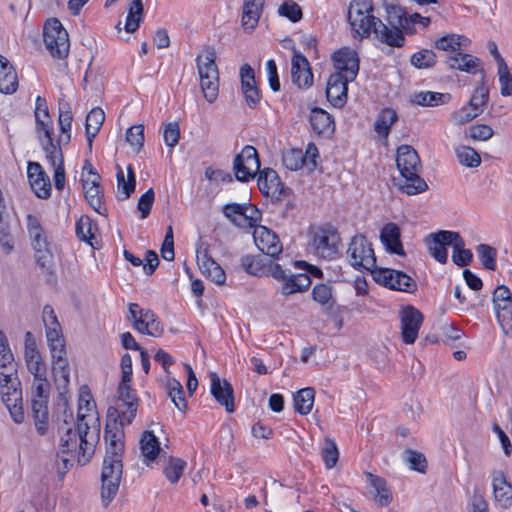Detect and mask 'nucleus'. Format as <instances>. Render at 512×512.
Returning <instances> with one entry per match:
<instances>
[{"label": "nucleus", "instance_id": "23", "mask_svg": "<svg viewBox=\"0 0 512 512\" xmlns=\"http://www.w3.org/2000/svg\"><path fill=\"white\" fill-rule=\"evenodd\" d=\"M241 267L250 275L272 277V268L278 265L271 258L263 255H245L241 258Z\"/></svg>", "mask_w": 512, "mask_h": 512}, {"label": "nucleus", "instance_id": "40", "mask_svg": "<svg viewBox=\"0 0 512 512\" xmlns=\"http://www.w3.org/2000/svg\"><path fill=\"white\" fill-rule=\"evenodd\" d=\"M398 120L397 112L392 108H384L378 115L375 123V131L382 137L387 138L390 127Z\"/></svg>", "mask_w": 512, "mask_h": 512}, {"label": "nucleus", "instance_id": "36", "mask_svg": "<svg viewBox=\"0 0 512 512\" xmlns=\"http://www.w3.org/2000/svg\"><path fill=\"white\" fill-rule=\"evenodd\" d=\"M54 381L60 396H63L70 384V367L68 359L52 363Z\"/></svg>", "mask_w": 512, "mask_h": 512}, {"label": "nucleus", "instance_id": "5", "mask_svg": "<svg viewBox=\"0 0 512 512\" xmlns=\"http://www.w3.org/2000/svg\"><path fill=\"white\" fill-rule=\"evenodd\" d=\"M387 24L380 19L378 21V30H376V38L390 47H403L405 44V36L403 31L399 29L402 26L403 19L407 16L406 8L400 5L390 4L386 6Z\"/></svg>", "mask_w": 512, "mask_h": 512}, {"label": "nucleus", "instance_id": "22", "mask_svg": "<svg viewBox=\"0 0 512 512\" xmlns=\"http://www.w3.org/2000/svg\"><path fill=\"white\" fill-rule=\"evenodd\" d=\"M211 378V394L215 400L225 407L228 413L235 410L234 390L227 380H221L216 373L210 374Z\"/></svg>", "mask_w": 512, "mask_h": 512}, {"label": "nucleus", "instance_id": "14", "mask_svg": "<svg viewBox=\"0 0 512 512\" xmlns=\"http://www.w3.org/2000/svg\"><path fill=\"white\" fill-rule=\"evenodd\" d=\"M272 269V278L282 283L279 292L284 296L304 292L311 286L312 281L307 273H288L280 264Z\"/></svg>", "mask_w": 512, "mask_h": 512}, {"label": "nucleus", "instance_id": "50", "mask_svg": "<svg viewBox=\"0 0 512 512\" xmlns=\"http://www.w3.org/2000/svg\"><path fill=\"white\" fill-rule=\"evenodd\" d=\"M477 254L479 259L483 265V267L487 270L495 271L496 270V260H497V249L488 244H479L476 247Z\"/></svg>", "mask_w": 512, "mask_h": 512}, {"label": "nucleus", "instance_id": "9", "mask_svg": "<svg viewBox=\"0 0 512 512\" xmlns=\"http://www.w3.org/2000/svg\"><path fill=\"white\" fill-rule=\"evenodd\" d=\"M347 254L350 264L357 270H367L373 274L378 269L372 245L363 234H357L351 239Z\"/></svg>", "mask_w": 512, "mask_h": 512}, {"label": "nucleus", "instance_id": "12", "mask_svg": "<svg viewBox=\"0 0 512 512\" xmlns=\"http://www.w3.org/2000/svg\"><path fill=\"white\" fill-rule=\"evenodd\" d=\"M373 279L390 290L414 293L416 281L405 272L391 268H379L373 272Z\"/></svg>", "mask_w": 512, "mask_h": 512}, {"label": "nucleus", "instance_id": "13", "mask_svg": "<svg viewBox=\"0 0 512 512\" xmlns=\"http://www.w3.org/2000/svg\"><path fill=\"white\" fill-rule=\"evenodd\" d=\"M260 159L257 150L250 145H246L242 151L235 156L233 170L238 181L248 182L254 179L260 172Z\"/></svg>", "mask_w": 512, "mask_h": 512}, {"label": "nucleus", "instance_id": "10", "mask_svg": "<svg viewBox=\"0 0 512 512\" xmlns=\"http://www.w3.org/2000/svg\"><path fill=\"white\" fill-rule=\"evenodd\" d=\"M27 230L35 251V259L41 268H47L52 260V253L44 229L38 217L28 214Z\"/></svg>", "mask_w": 512, "mask_h": 512}, {"label": "nucleus", "instance_id": "47", "mask_svg": "<svg viewBox=\"0 0 512 512\" xmlns=\"http://www.w3.org/2000/svg\"><path fill=\"white\" fill-rule=\"evenodd\" d=\"M462 39H466V37L457 34H447L435 40L434 46L438 50L456 54L461 50Z\"/></svg>", "mask_w": 512, "mask_h": 512}, {"label": "nucleus", "instance_id": "24", "mask_svg": "<svg viewBox=\"0 0 512 512\" xmlns=\"http://www.w3.org/2000/svg\"><path fill=\"white\" fill-rule=\"evenodd\" d=\"M100 175H96L94 180L82 178V187L84 195L89 205L99 214L105 215L107 208L103 201L104 195L100 185Z\"/></svg>", "mask_w": 512, "mask_h": 512}, {"label": "nucleus", "instance_id": "48", "mask_svg": "<svg viewBox=\"0 0 512 512\" xmlns=\"http://www.w3.org/2000/svg\"><path fill=\"white\" fill-rule=\"evenodd\" d=\"M282 163L287 169L297 171L306 164V156L301 149H289L283 153Z\"/></svg>", "mask_w": 512, "mask_h": 512}, {"label": "nucleus", "instance_id": "38", "mask_svg": "<svg viewBox=\"0 0 512 512\" xmlns=\"http://www.w3.org/2000/svg\"><path fill=\"white\" fill-rule=\"evenodd\" d=\"M140 450L145 461H154L161 452L160 442L151 431H145L140 439Z\"/></svg>", "mask_w": 512, "mask_h": 512}, {"label": "nucleus", "instance_id": "16", "mask_svg": "<svg viewBox=\"0 0 512 512\" xmlns=\"http://www.w3.org/2000/svg\"><path fill=\"white\" fill-rule=\"evenodd\" d=\"M458 232L439 230L438 232L427 235L424 239L430 254L441 264L448 261V246H453L457 240Z\"/></svg>", "mask_w": 512, "mask_h": 512}, {"label": "nucleus", "instance_id": "29", "mask_svg": "<svg viewBox=\"0 0 512 512\" xmlns=\"http://www.w3.org/2000/svg\"><path fill=\"white\" fill-rule=\"evenodd\" d=\"M43 137L39 135V140L43 150L46 153V159L51 166H56L58 163H64V156L58 142L53 141V128L41 130Z\"/></svg>", "mask_w": 512, "mask_h": 512}, {"label": "nucleus", "instance_id": "18", "mask_svg": "<svg viewBox=\"0 0 512 512\" xmlns=\"http://www.w3.org/2000/svg\"><path fill=\"white\" fill-rule=\"evenodd\" d=\"M197 264L201 273L212 282L222 284L225 272L222 267L208 254V246L200 242L196 249Z\"/></svg>", "mask_w": 512, "mask_h": 512}, {"label": "nucleus", "instance_id": "46", "mask_svg": "<svg viewBox=\"0 0 512 512\" xmlns=\"http://www.w3.org/2000/svg\"><path fill=\"white\" fill-rule=\"evenodd\" d=\"M437 62L436 53L430 49H421L411 56L410 63L417 69H429Z\"/></svg>", "mask_w": 512, "mask_h": 512}, {"label": "nucleus", "instance_id": "55", "mask_svg": "<svg viewBox=\"0 0 512 512\" xmlns=\"http://www.w3.org/2000/svg\"><path fill=\"white\" fill-rule=\"evenodd\" d=\"M322 458L328 469L333 468L338 459L339 452L336 443L331 439H326L324 447L322 448Z\"/></svg>", "mask_w": 512, "mask_h": 512}, {"label": "nucleus", "instance_id": "34", "mask_svg": "<svg viewBox=\"0 0 512 512\" xmlns=\"http://www.w3.org/2000/svg\"><path fill=\"white\" fill-rule=\"evenodd\" d=\"M446 64L450 69H457L467 73H475L476 69L480 65V60L470 54L463 53L461 50L453 56L446 58Z\"/></svg>", "mask_w": 512, "mask_h": 512}, {"label": "nucleus", "instance_id": "17", "mask_svg": "<svg viewBox=\"0 0 512 512\" xmlns=\"http://www.w3.org/2000/svg\"><path fill=\"white\" fill-rule=\"evenodd\" d=\"M423 314L414 306H404L400 311L401 335L406 344H413L423 323Z\"/></svg>", "mask_w": 512, "mask_h": 512}, {"label": "nucleus", "instance_id": "61", "mask_svg": "<svg viewBox=\"0 0 512 512\" xmlns=\"http://www.w3.org/2000/svg\"><path fill=\"white\" fill-rule=\"evenodd\" d=\"M478 114L470 105H465L459 110L455 111L451 115V120L456 125H464L473 119H475Z\"/></svg>", "mask_w": 512, "mask_h": 512}, {"label": "nucleus", "instance_id": "30", "mask_svg": "<svg viewBox=\"0 0 512 512\" xmlns=\"http://www.w3.org/2000/svg\"><path fill=\"white\" fill-rule=\"evenodd\" d=\"M18 88V78L9 60L0 55V92L12 94Z\"/></svg>", "mask_w": 512, "mask_h": 512}, {"label": "nucleus", "instance_id": "52", "mask_svg": "<svg viewBox=\"0 0 512 512\" xmlns=\"http://www.w3.org/2000/svg\"><path fill=\"white\" fill-rule=\"evenodd\" d=\"M185 466L186 462L182 459L169 457L168 464L164 467L163 473L172 484H175L182 476Z\"/></svg>", "mask_w": 512, "mask_h": 512}, {"label": "nucleus", "instance_id": "51", "mask_svg": "<svg viewBox=\"0 0 512 512\" xmlns=\"http://www.w3.org/2000/svg\"><path fill=\"white\" fill-rule=\"evenodd\" d=\"M456 155L459 162L467 167H478L481 164V157L478 152L470 146L456 148Z\"/></svg>", "mask_w": 512, "mask_h": 512}, {"label": "nucleus", "instance_id": "2", "mask_svg": "<svg viewBox=\"0 0 512 512\" xmlns=\"http://www.w3.org/2000/svg\"><path fill=\"white\" fill-rule=\"evenodd\" d=\"M336 72L327 80L326 98L336 108H342L348 98V83L355 80L360 68L356 50L343 47L332 54Z\"/></svg>", "mask_w": 512, "mask_h": 512}, {"label": "nucleus", "instance_id": "4", "mask_svg": "<svg viewBox=\"0 0 512 512\" xmlns=\"http://www.w3.org/2000/svg\"><path fill=\"white\" fill-rule=\"evenodd\" d=\"M396 165L400 177L393 183L407 195H416L428 189L426 181L418 174L421 162L417 151L410 145H401L397 149Z\"/></svg>", "mask_w": 512, "mask_h": 512}, {"label": "nucleus", "instance_id": "49", "mask_svg": "<svg viewBox=\"0 0 512 512\" xmlns=\"http://www.w3.org/2000/svg\"><path fill=\"white\" fill-rule=\"evenodd\" d=\"M76 236L80 241L88 243L92 248H96L94 244L95 235L92 233V223L88 216H81L76 222Z\"/></svg>", "mask_w": 512, "mask_h": 512}, {"label": "nucleus", "instance_id": "39", "mask_svg": "<svg viewBox=\"0 0 512 512\" xmlns=\"http://www.w3.org/2000/svg\"><path fill=\"white\" fill-rule=\"evenodd\" d=\"M314 398V388L306 387L298 390L293 396L295 411L301 415L309 414L314 404Z\"/></svg>", "mask_w": 512, "mask_h": 512}, {"label": "nucleus", "instance_id": "32", "mask_svg": "<svg viewBox=\"0 0 512 512\" xmlns=\"http://www.w3.org/2000/svg\"><path fill=\"white\" fill-rule=\"evenodd\" d=\"M264 0H244L242 26L244 30H253L261 16Z\"/></svg>", "mask_w": 512, "mask_h": 512}, {"label": "nucleus", "instance_id": "20", "mask_svg": "<svg viewBox=\"0 0 512 512\" xmlns=\"http://www.w3.org/2000/svg\"><path fill=\"white\" fill-rule=\"evenodd\" d=\"M292 82L300 89H307L313 84V74L307 58L295 51L291 59Z\"/></svg>", "mask_w": 512, "mask_h": 512}, {"label": "nucleus", "instance_id": "11", "mask_svg": "<svg viewBox=\"0 0 512 512\" xmlns=\"http://www.w3.org/2000/svg\"><path fill=\"white\" fill-rule=\"evenodd\" d=\"M340 241L337 229L330 223L319 226L313 233L314 249L324 259L336 258Z\"/></svg>", "mask_w": 512, "mask_h": 512}, {"label": "nucleus", "instance_id": "31", "mask_svg": "<svg viewBox=\"0 0 512 512\" xmlns=\"http://www.w3.org/2000/svg\"><path fill=\"white\" fill-rule=\"evenodd\" d=\"M365 476L370 485L375 489V501L380 507L388 506L393 499L392 492L387 485V481L371 472H365Z\"/></svg>", "mask_w": 512, "mask_h": 512}, {"label": "nucleus", "instance_id": "3", "mask_svg": "<svg viewBox=\"0 0 512 512\" xmlns=\"http://www.w3.org/2000/svg\"><path fill=\"white\" fill-rule=\"evenodd\" d=\"M99 434V423L90 431L88 422H83V416L79 415L76 430L68 427L61 436L58 455L70 454L73 459L77 458L78 464L85 465L95 452Z\"/></svg>", "mask_w": 512, "mask_h": 512}, {"label": "nucleus", "instance_id": "37", "mask_svg": "<svg viewBox=\"0 0 512 512\" xmlns=\"http://www.w3.org/2000/svg\"><path fill=\"white\" fill-rule=\"evenodd\" d=\"M450 99L451 95L449 93L426 91L415 93L411 98V102L419 106L435 107L446 104Z\"/></svg>", "mask_w": 512, "mask_h": 512}, {"label": "nucleus", "instance_id": "7", "mask_svg": "<svg viewBox=\"0 0 512 512\" xmlns=\"http://www.w3.org/2000/svg\"><path fill=\"white\" fill-rule=\"evenodd\" d=\"M43 40L52 57L64 59L68 56L70 49L69 35L57 18L49 19L45 23Z\"/></svg>", "mask_w": 512, "mask_h": 512}, {"label": "nucleus", "instance_id": "35", "mask_svg": "<svg viewBox=\"0 0 512 512\" xmlns=\"http://www.w3.org/2000/svg\"><path fill=\"white\" fill-rule=\"evenodd\" d=\"M48 399L32 398V415L35 427L40 435H45L48 430Z\"/></svg>", "mask_w": 512, "mask_h": 512}, {"label": "nucleus", "instance_id": "60", "mask_svg": "<svg viewBox=\"0 0 512 512\" xmlns=\"http://www.w3.org/2000/svg\"><path fill=\"white\" fill-rule=\"evenodd\" d=\"M495 310L498 322L505 333H507L506 329L512 328V302H508L504 306L498 304V306H495Z\"/></svg>", "mask_w": 512, "mask_h": 512}, {"label": "nucleus", "instance_id": "21", "mask_svg": "<svg viewBox=\"0 0 512 512\" xmlns=\"http://www.w3.org/2000/svg\"><path fill=\"white\" fill-rule=\"evenodd\" d=\"M254 238L259 250L268 258L275 259L282 252V244L272 230L259 226V231H255Z\"/></svg>", "mask_w": 512, "mask_h": 512}, {"label": "nucleus", "instance_id": "56", "mask_svg": "<svg viewBox=\"0 0 512 512\" xmlns=\"http://www.w3.org/2000/svg\"><path fill=\"white\" fill-rule=\"evenodd\" d=\"M405 460L409 463L410 468L412 470L418 471L420 473H425L427 467V460L423 453L406 449L405 452Z\"/></svg>", "mask_w": 512, "mask_h": 512}, {"label": "nucleus", "instance_id": "53", "mask_svg": "<svg viewBox=\"0 0 512 512\" xmlns=\"http://www.w3.org/2000/svg\"><path fill=\"white\" fill-rule=\"evenodd\" d=\"M312 298L322 306H326L327 309H331L335 303L332 298L331 287L324 283H320L314 286L312 290Z\"/></svg>", "mask_w": 512, "mask_h": 512}, {"label": "nucleus", "instance_id": "26", "mask_svg": "<svg viewBox=\"0 0 512 512\" xmlns=\"http://www.w3.org/2000/svg\"><path fill=\"white\" fill-rule=\"evenodd\" d=\"M348 20L356 32L361 38L369 37L373 32L376 35L378 30L379 18L370 14H364L361 10L356 11L354 16L351 9L348 12Z\"/></svg>", "mask_w": 512, "mask_h": 512}, {"label": "nucleus", "instance_id": "58", "mask_svg": "<svg viewBox=\"0 0 512 512\" xmlns=\"http://www.w3.org/2000/svg\"><path fill=\"white\" fill-rule=\"evenodd\" d=\"M240 78L242 94H246L248 91L258 88L255 81V72L249 64H244L240 68Z\"/></svg>", "mask_w": 512, "mask_h": 512}, {"label": "nucleus", "instance_id": "41", "mask_svg": "<svg viewBox=\"0 0 512 512\" xmlns=\"http://www.w3.org/2000/svg\"><path fill=\"white\" fill-rule=\"evenodd\" d=\"M484 74V70H481ZM489 100V88L485 82V75H483L481 83L475 88L469 102L470 105L478 114L484 111V107L487 105Z\"/></svg>", "mask_w": 512, "mask_h": 512}, {"label": "nucleus", "instance_id": "19", "mask_svg": "<svg viewBox=\"0 0 512 512\" xmlns=\"http://www.w3.org/2000/svg\"><path fill=\"white\" fill-rule=\"evenodd\" d=\"M27 176L29 184L38 198L48 199L51 196L50 178L38 162H28Z\"/></svg>", "mask_w": 512, "mask_h": 512}, {"label": "nucleus", "instance_id": "43", "mask_svg": "<svg viewBox=\"0 0 512 512\" xmlns=\"http://www.w3.org/2000/svg\"><path fill=\"white\" fill-rule=\"evenodd\" d=\"M452 247V261L455 265L466 267L472 262L473 253L470 249L465 248V242L459 233Z\"/></svg>", "mask_w": 512, "mask_h": 512}, {"label": "nucleus", "instance_id": "63", "mask_svg": "<svg viewBox=\"0 0 512 512\" xmlns=\"http://www.w3.org/2000/svg\"><path fill=\"white\" fill-rule=\"evenodd\" d=\"M73 115L68 103H59V127L61 133H66L71 131Z\"/></svg>", "mask_w": 512, "mask_h": 512}, {"label": "nucleus", "instance_id": "45", "mask_svg": "<svg viewBox=\"0 0 512 512\" xmlns=\"http://www.w3.org/2000/svg\"><path fill=\"white\" fill-rule=\"evenodd\" d=\"M168 395L179 411L185 412L187 409V401L184 396L183 387L179 381L172 378L167 382Z\"/></svg>", "mask_w": 512, "mask_h": 512}, {"label": "nucleus", "instance_id": "33", "mask_svg": "<svg viewBox=\"0 0 512 512\" xmlns=\"http://www.w3.org/2000/svg\"><path fill=\"white\" fill-rule=\"evenodd\" d=\"M142 316V320L135 322V330L153 337H159L163 334V326L152 310L147 309Z\"/></svg>", "mask_w": 512, "mask_h": 512}, {"label": "nucleus", "instance_id": "6", "mask_svg": "<svg viewBox=\"0 0 512 512\" xmlns=\"http://www.w3.org/2000/svg\"><path fill=\"white\" fill-rule=\"evenodd\" d=\"M215 59L214 49H207L196 58L201 91L209 103L217 99L219 92V72Z\"/></svg>", "mask_w": 512, "mask_h": 512}, {"label": "nucleus", "instance_id": "44", "mask_svg": "<svg viewBox=\"0 0 512 512\" xmlns=\"http://www.w3.org/2000/svg\"><path fill=\"white\" fill-rule=\"evenodd\" d=\"M143 16V3L142 0H133L129 7V12L126 18L125 30L128 33L135 32L140 25Z\"/></svg>", "mask_w": 512, "mask_h": 512}, {"label": "nucleus", "instance_id": "1", "mask_svg": "<svg viewBox=\"0 0 512 512\" xmlns=\"http://www.w3.org/2000/svg\"><path fill=\"white\" fill-rule=\"evenodd\" d=\"M131 382L121 381L118 386V406L109 407L104 431L106 454L101 472V498L104 506L116 496L123 473L122 458L124 426L132 423L138 408V398L130 386Z\"/></svg>", "mask_w": 512, "mask_h": 512}, {"label": "nucleus", "instance_id": "25", "mask_svg": "<svg viewBox=\"0 0 512 512\" xmlns=\"http://www.w3.org/2000/svg\"><path fill=\"white\" fill-rule=\"evenodd\" d=\"M380 240L387 252L399 256H405L401 242V231L396 223L389 222L380 231Z\"/></svg>", "mask_w": 512, "mask_h": 512}, {"label": "nucleus", "instance_id": "62", "mask_svg": "<svg viewBox=\"0 0 512 512\" xmlns=\"http://www.w3.org/2000/svg\"><path fill=\"white\" fill-rule=\"evenodd\" d=\"M499 82L501 85V95L504 97L512 95V74L509 71L508 65L498 67Z\"/></svg>", "mask_w": 512, "mask_h": 512}, {"label": "nucleus", "instance_id": "57", "mask_svg": "<svg viewBox=\"0 0 512 512\" xmlns=\"http://www.w3.org/2000/svg\"><path fill=\"white\" fill-rule=\"evenodd\" d=\"M126 140L136 152H139L144 144V126L139 124L130 127L126 132Z\"/></svg>", "mask_w": 512, "mask_h": 512}, {"label": "nucleus", "instance_id": "54", "mask_svg": "<svg viewBox=\"0 0 512 512\" xmlns=\"http://www.w3.org/2000/svg\"><path fill=\"white\" fill-rule=\"evenodd\" d=\"M278 13L294 23L300 21L303 17L302 8L292 0L283 2L278 8Z\"/></svg>", "mask_w": 512, "mask_h": 512}, {"label": "nucleus", "instance_id": "15", "mask_svg": "<svg viewBox=\"0 0 512 512\" xmlns=\"http://www.w3.org/2000/svg\"><path fill=\"white\" fill-rule=\"evenodd\" d=\"M257 185L262 194L270 196L273 201L277 202L288 198L293 193L292 189L284 185L277 172L272 168H264L259 172Z\"/></svg>", "mask_w": 512, "mask_h": 512}, {"label": "nucleus", "instance_id": "27", "mask_svg": "<svg viewBox=\"0 0 512 512\" xmlns=\"http://www.w3.org/2000/svg\"><path fill=\"white\" fill-rule=\"evenodd\" d=\"M309 122L312 130L317 135L329 137L335 131V123L332 115L322 108L313 107L311 109Z\"/></svg>", "mask_w": 512, "mask_h": 512}, {"label": "nucleus", "instance_id": "28", "mask_svg": "<svg viewBox=\"0 0 512 512\" xmlns=\"http://www.w3.org/2000/svg\"><path fill=\"white\" fill-rule=\"evenodd\" d=\"M492 486L495 500L500 502L504 508L510 507L512 505V485L502 471L493 472Z\"/></svg>", "mask_w": 512, "mask_h": 512}, {"label": "nucleus", "instance_id": "59", "mask_svg": "<svg viewBox=\"0 0 512 512\" xmlns=\"http://www.w3.org/2000/svg\"><path fill=\"white\" fill-rule=\"evenodd\" d=\"M95 407V402L92 399L91 392L87 386H82L80 388V395H79V407H78V413L77 418L79 415L83 416V422H86L85 419L87 417H90L91 415L83 413V409L85 408L87 411H91Z\"/></svg>", "mask_w": 512, "mask_h": 512}, {"label": "nucleus", "instance_id": "8", "mask_svg": "<svg viewBox=\"0 0 512 512\" xmlns=\"http://www.w3.org/2000/svg\"><path fill=\"white\" fill-rule=\"evenodd\" d=\"M0 389L2 401L10 412L15 423H22L24 412L22 407L21 383L17 378L12 379V373L0 371Z\"/></svg>", "mask_w": 512, "mask_h": 512}, {"label": "nucleus", "instance_id": "42", "mask_svg": "<svg viewBox=\"0 0 512 512\" xmlns=\"http://www.w3.org/2000/svg\"><path fill=\"white\" fill-rule=\"evenodd\" d=\"M35 123L36 130L40 132V130L53 128L52 120L49 115V110L47 106L46 99L41 96H37L35 101Z\"/></svg>", "mask_w": 512, "mask_h": 512}, {"label": "nucleus", "instance_id": "64", "mask_svg": "<svg viewBox=\"0 0 512 512\" xmlns=\"http://www.w3.org/2000/svg\"><path fill=\"white\" fill-rule=\"evenodd\" d=\"M467 135L473 140L486 141L494 135V131L488 125L476 124L468 128Z\"/></svg>", "mask_w": 512, "mask_h": 512}]
</instances>
